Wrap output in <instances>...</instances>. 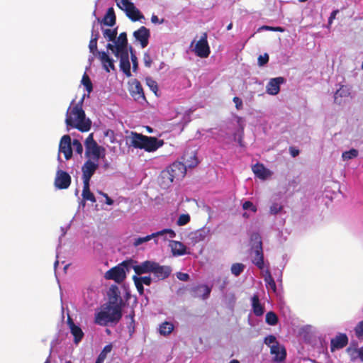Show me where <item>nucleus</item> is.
I'll use <instances>...</instances> for the list:
<instances>
[{
    "mask_svg": "<svg viewBox=\"0 0 363 363\" xmlns=\"http://www.w3.org/2000/svg\"><path fill=\"white\" fill-rule=\"evenodd\" d=\"M108 305L95 315V323L106 326L109 323H117L122 318V308L124 305L117 286H112L108 294Z\"/></svg>",
    "mask_w": 363,
    "mask_h": 363,
    "instance_id": "nucleus-1",
    "label": "nucleus"
},
{
    "mask_svg": "<svg viewBox=\"0 0 363 363\" xmlns=\"http://www.w3.org/2000/svg\"><path fill=\"white\" fill-rule=\"evenodd\" d=\"M83 100L84 98L72 108L69 107L66 114L65 123L67 126L77 128L81 132H87L91 128V122L86 118L85 112L82 109Z\"/></svg>",
    "mask_w": 363,
    "mask_h": 363,
    "instance_id": "nucleus-2",
    "label": "nucleus"
},
{
    "mask_svg": "<svg viewBox=\"0 0 363 363\" xmlns=\"http://www.w3.org/2000/svg\"><path fill=\"white\" fill-rule=\"evenodd\" d=\"M131 260H125L108 270L104 278L108 280H113L118 284L122 283L126 277V271H128Z\"/></svg>",
    "mask_w": 363,
    "mask_h": 363,
    "instance_id": "nucleus-3",
    "label": "nucleus"
},
{
    "mask_svg": "<svg viewBox=\"0 0 363 363\" xmlns=\"http://www.w3.org/2000/svg\"><path fill=\"white\" fill-rule=\"evenodd\" d=\"M251 240L253 242L252 248L254 250L255 253L252 262L259 269H263L264 267V262L262 238L259 233H254L251 236Z\"/></svg>",
    "mask_w": 363,
    "mask_h": 363,
    "instance_id": "nucleus-4",
    "label": "nucleus"
},
{
    "mask_svg": "<svg viewBox=\"0 0 363 363\" xmlns=\"http://www.w3.org/2000/svg\"><path fill=\"white\" fill-rule=\"evenodd\" d=\"M185 163L182 162H174L169 165L167 169L174 178L184 177L186 172V167H194L198 164V161L195 156L192 157V161L186 160L185 156L183 157Z\"/></svg>",
    "mask_w": 363,
    "mask_h": 363,
    "instance_id": "nucleus-5",
    "label": "nucleus"
},
{
    "mask_svg": "<svg viewBox=\"0 0 363 363\" xmlns=\"http://www.w3.org/2000/svg\"><path fill=\"white\" fill-rule=\"evenodd\" d=\"M85 155L89 157L90 155L93 156V160L98 162L100 157H105V148L99 146L94 140L93 133L89 135L85 140Z\"/></svg>",
    "mask_w": 363,
    "mask_h": 363,
    "instance_id": "nucleus-6",
    "label": "nucleus"
},
{
    "mask_svg": "<svg viewBox=\"0 0 363 363\" xmlns=\"http://www.w3.org/2000/svg\"><path fill=\"white\" fill-rule=\"evenodd\" d=\"M117 6L125 12L126 16L133 22L144 18V16L134 4L129 0H116Z\"/></svg>",
    "mask_w": 363,
    "mask_h": 363,
    "instance_id": "nucleus-7",
    "label": "nucleus"
},
{
    "mask_svg": "<svg viewBox=\"0 0 363 363\" xmlns=\"http://www.w3.org/2000/svg\"><path fill=\"white\" fill-rule=\"evenodd\" d=\"M194 51L198 57L201 58H206L209 56L211 50L208 43L206 32L202 34L200 40L196 43Z\"/></svg>",
    "mask_w": 363,
    "mask_h": 363,
    "instance_id": "nucleus-8",
    "label": "nucleus"
},
{
    "mask_svg": "<svg viewBox=\"0 0 363 363\" xmlns=\"http://www.w3.org/2000/svg\"><path fill=\"white\" fill-rule=\"evenodd\" d=\"M168 234L169 237L170 238H173L176 236L175 232L172 229H163L160 231H157L155 233H152L151 235H148L145 237H139L138 238H135L133 242V245L135 247H138L141 244L148 242L152 238H155L158 236H162L164 235Z\"/></svg>",
    "mask_w": 363,
    "mask_h": 363,
    "instance_id": "nucleus-9",
    "label": "nucleus"
},
{
    "mask_svg": "<svg viewBox=\"0 0 363 363\" xmlns=\"http://www.w3.org/2000/svg\"><path fill=\"white\" fill-rule=\"evenodd\" d=\"M99 167L97 162L91 160H86L82 167L83 182H90L91 177Z\"/></svg>",
    "mask_w": 363,
    "mask_h": 363,
    "instance_id": "nucleus-10",
    "label": "nucleus"
},
{
    "mask_svg": "<svg viewBox=\"0 0 363 363\" xmlns=\"http://www.w3.org/2000/svg\"><path fill=\"white\" fill-rule=\"evenodd\" d=\"M71 181V177L67 172L61 169L57 171L54 182L56 188L66 189L70 186Z\"/></svg>",
    "mask_w": 363,
    "mask_h": 363,
    "instance_id": "nucleus-11",
    "label": "nucleus"
},
{
    "mask_svg": "<svg viewBox=\"0 0 363 363\" xmlns=\"http://www.w3.org/2000/svg\"><path fill=\"white\" fill-rule=\"evenodd\" d=\"M349 339L345 333H339L330 340V351L334 352L336 350H341L348 344Z\"/></svg>",
    "mask_w": 363,
    "mask_h": 363,
    "instance_id": "nucleus-12",
    "label": "nucleus"
},
{
    "mask_svg": "<svg viewBox=\"0 0 363 363\" xmlns=\"http://www.w3.org/2000/svg\"><path fill=\"white\" fill-rule=\"evenodd\" d=\"M59 151L62 152L65 158L67 160L72 156V143L69 135H65L62 137L60 145Z\"/></svg>",
    "mask_w": 363,
    "mask_h": 363,
    "instance_id": "nucleus-13",
    "label": "nucleus"
},
{
    "mask_svg": "<svg viewBox=\"0 0 363 363\" xmlns=\"http://www.w3.org/2000/svg\"><path fill=\"white\" fill-rule=\"evenodd\" d=\"M67 323L70 330V333L74 337V344L78 345L84 337V332L79 326L75 325L72 318L69 315L67 317Z\"/></svg>",
    "mask_w": 363,
    "mask_h": 363,
    "instance_id": "nucleus-14",
    "label": "nucleus"
},
{
    "mask_svg": "<svg viewBox=\"0 0 363 363\" xmlns=\"http://www.w3.org/2000/svg\"><path fill=\"white\" fill-rule=\"evenodd\" d=\"M133 36L138 42H140L141 47L144 48L148 45L150 32L146 27L141 26L139 29L134 31Z\"/></svg>",
    "mask_w": 363,
    "mask_h": 363,
    "instance_id": "nucleus-15",
    "label": "nucleus"
},
{
    "mask_svg": "<svg viewBox=\"0 0 363 363\" xmlns=\"http://www.w3.org/2000/svg\"><path fill=\"white\" fill-rule=\"evenodd\" d=\"M164 145L162 140H159L155 137L146 136L143 150L146 152H154Z\"/></svg>",
    "mask_w": 363,
    "mask_h": 363,
    "instance_id": "nucleus-16",
    "label": "nucleus"
},
{
    "mask_svg": "<svg viewBox=\"0 0 363 363\" xmlns=\"http://www.w3.org/2000/svg\"><path fill=\"white\" fill-rule=\"evenodd\" d=\"M172 272V269L169 266H161L159 263L156 262L154 266L152 273L158 280H164L169 277Z\"/></svg>",
    "mask_w": 363,
    "mask_h": 363,
    "instance_id": "nucleus-17",
    "label": "nucleus"
},
{
    "mask_svg": "<svg viewBox=\"0 0 363 363\" xmlns=\"http://www.w3.org/2000/svg\"><path fill=\"white\" fill-rule=\"evenodd\" d=\"M284 82V78L281 77L272 78L267 85V92L271 95H277L280 91V84Z\"/></svg>",
    "mask_w": 363,
    "mask_h": 363,
    "instance_id": "nucleus-18",
    "label": "nucleus"
},
{
    "mask_svg": "<svg viewBox=\"0 0 363 363\" xmlns=\"http://www.w3.org/2000/svg\"><path fill=\"white\" fill-rule=\"evenodd\" d=\"M155 265V262L147 260L140 264L133 266V268L136 274L141 275L145 273H152L153 267Z\"/></svg>",
    "mask_w": 363,
    "mask_h": 363,
    "instance_id": "nucleus-19",
    "label": "nucleus"
},
{
    "mask_svg": "<svg viewBox=\"0 0 363 363\" xmlns=\"http://www.w3.org/2000/svg\"><path fill=\"white\" fill-rule=\"evenodd\" d=\"M211 292V288L206 284L198 285L192 289L194 298H201L203 300L209 297Z\"/></svg>",
    "mask_w": 363,
    "mask_h": 363,
    "instance_id": "nucleus-20",
    "label": "nucleus"
},
{
    "mask_svg": "<svg viewBox=\"0 0 363 363\" xmlns=\"http://www.w3.org/2000/svg\"><path fill=\"white\" fill-rule=\"evenodd\" d=\"M117 57L120 58L121 69L128 77H130L131 76V72L128 52H122L118 56H117Z\"/></svg>",
    "mask_w": 363,
    "mask_h": 363,
    "instance_id": "nucleus-21",
    "label": "nucleus"
},
{
    "mask_svg": "<svg viewBox=\"0 0 363 363\" xmlns=\"http://www.w3.org/2000/svg\"><path fill=\"white\" fill-rule=\"evenodd\" d=\"M147 135L136 132L130 133V145L135 148L143 149Z\"/></svg>",
    "mask_w": 363,
    "mask_h": 363,
    "instance_id": "nucleus-22",
    "label": "nucleus"
},
{
    "mask_svg": "<svg viewBox=\"0 0 363 363\" xmlns=\"http://www.w3.org/2000/svg\"><path fill=\"white\" fill-rule=\"evenodd\" d=\"M95 22L92 26L91 35V39L89 44V48L90 52H91L94 55H96L99 57V52H102L103 51H99L97 50V41L99 38V34L98 30H94Z\"/></svg>",
    "mask_w": 363,
    "mask_h": 363,
    "instance_id": "nucleus-23",
    "label": "nucleus"
},
{
    "mask_svg": "<svg viewBox=\"0 0 363 363\" xmlns=\"http://www.w3.org/2000/svg\"><path fill=\"white\" fill-rule=\"evenodd\" d=\"M272 354H275L274 361L281 362L286 359V352L284 347L279 344L272 345L270 348Z\"/></svg>",
    "mask_w": 363,
    "mask_h": 363,
    "instance_id": "nucleus-24",
    "label": "nucleus"
},
{
    "mask_svg": "<svg viewBox=\"0 0 363 363\" xmlns=\"http://www.w3.org/2000/svg\"><path fill=\"white\" fill-rule=\"evenodd\" d=\"M130 94L135 100H145V94L143 91V86L140 82L138 80H135L132 84Z\"/></svg>",
    "mask_w": 363,
    "mask_h": 363,
    "instance_id": "nucleus-25",
    "label": "nucleus"
},
{
    "mask_svg": "<svg viewBox=\"0 0 363 363\" xmlns=\"http://www.w3.org/2000/svg\"><path fill=\"white\" fill-rule=\"evenodd\" d=\"M99 59L101 62L104 69L109 72L110 69L115 70L114 61L105 52H99Z\"/></svg>",
    "mask_w": 363,
    "mask_h": 363,
    "instance_id": "nucleus-26",
    "label": "nucleus"
},
{
    "mask_svg": "<svg viewBox=\"0 0 363 363\" xmlns=\"http://www.w3.org/2000/svg\"><path fill=\"white\" fill-rule=\"evenodd\" d=\"M174 179V175H172L167 168L160 173V184L162 188L166 189L171 185Z\"/></svg>",
    "mask_w": 363,
    "mask_h": 363,
    "instance_id": "nucleus-27",
    "label": "nucleus"
},
{
    "mask_svg": "<svg viewBox=\"0 0 363 363\" xmlns=\"http://www.w3.org/2000/svg\"><path fill=\"white\" fill-rule=\"evenodd\" d=\"M97 21L105 26H113L116 24V17L113 7L108 9L102 20L97 18Z\"/></svg>",
    "mask_w": 363,
    "mask_h": 363,
    "instance_id": "nucleus-28",
    "label": "nucleus"
},
{
    "mask_svg": "<svg viewBox=\"0 0 363 363\" xmlns=\"http://www.w3.org/2000/svg\"><path fill=\"white\" fill-rule=\"evenodd\" d=\"M207 235V232L204 228H200L194 232H191L189 235V238L191 241V243L193 245H195L196 244L202 242L205 240Z\"/></svg>",
    "mask_w": 363,
    "mask_h": 363,
    "instance_id": "nucleus-29",
    "label": "nucleus"
},
{
    "mask_svg": "<svg viewBox=\"0 0 363 363\" xmlns=\"http://www.w3.org/2000/svg\"><path fill=\"white\" fill-rule=\"evenodd\" d=\"M169 246L174 256L184 255L186 252V246L179 241L172 240L169 242Z\"/></svg>",
    "mask_w": 363,
    "mask_h": 363,
    "instance_id": "nucleus-30",
    "label": "nucleus"
},
{
    "mask_svg": "<svg viewBox=\"0 0 363 363\" xmlns=\"http://www.w3.org/2000/svg\"><path fill=\"white\" fill-rule=\"evenodd\" d=\"M252 311L256 316H261L264 313V308L260 303L259 296L257 294H255L252 298Z\"/></svg>",
    "mask_w": 363,
    "mask_h": 363,
    "instance_id": "nucleus-31",
    "label": "nucleus"
},
{
    "mask_svg": "<svg viewBox=\"0 0 363 363\" xmlns=\"http://www.w3.org/2000/svg\"><path fill=\"white\" fill-rule=\"evenodd\" d=\"M114 42L117 44L122 52H127L130 50L128 46L127 33L125 32L120 33L119 36Z\"/></svg>",
    "mask_w": 363,
    "mask_h": 363,
    "instance_id": "nucleus-32",
    "label": "nucleus"
},
{
    "mask_svg": "<svg viewBox=\"0 0 363 363\" xmlns=\"http://www.w3.org/2000/svg\"><path fill=\"white\" fill-rule=\"evenodd\" d=\"M252 169L255 176L262 179H265L269 174V170L265 168L264 164L260 163L255 164L252 166Z\"/></svg>",
    "mask_w": 363,
    "mask_h": 363,
    "instance_id": "nucleus-33",
    "label": "nucleus"
},
{
    "mask_svg": "<svg viewBox=\"0 0 363 363\" xmlns=\"http://www.w3.org/2000/svg\"><path fill=\"white\" fill-rule=\"evenodd\" d=\"M349 89L347 87L342 86L336 91L334 94V101L339 105L342 104V98L348 97L350 95Z\"/></svg>",
    "mask_w": 363,
    "mask_h": 363,
    "instance_id": "nucleus-34",
    "label": "nucleus"
},
{
    "mask_svg": "<svg viewBox=\"0 0 363 363\" xmlns=\"http://www.w3.org/2000/svg\"><path fill=\"white\" fill-rule=\"evenodd\" d=\"M82 198L84 200L90 201L92 203L96 202V198L92 192L90 191L89 183L83 182Z\"/></svg>",
    "mask_w": 363,
    "mask_h": 363,
    "instance_id": "nucleus-35",
    "label": "nucleus"
},
{
    "mask_svg": "<svg viewBox=\"0 0 363 363\" xmlns=\"http://www.w3.org/2000/svg\"><path fill=\"white\" fill-rule=\"evenodd\" d=\"M264 281L266 288L267 290L271 289L273 292H276L277 291V285L276 283L269 270H267L265 272L264 274Z\"/></svg>",
    "mask_w": 363,
    "mask_h": 363,
    "instance_id": "nucleus-36",
    "label": "nucleus"
},
{
    "mask_svg": "<svg viewBox=\"0 0 363 363\" xmlns=\"http://www.w3.org/2000/svg\"><path fill=\"white\" fill-rule=\"evenodd\" d=\"M113 346L111 344L106 345L99 354L95 363H104L107 354L111 352Z\"/></svg>",
    "mask_w": 363,
    "mask_h": 363,
    "instance_id": "nucleus-37",
    "label": "nucleus"
},
{
    "mask_svg": "<svg viewBox=\"0 0 363 363\" xmlns=\"http://www.w3.org/2000/svg\"><path fill=\"white\" fill-rule=\"evenodd\" d=\"M174 330V325L169 322H164L160 326V333L162 335H169Z\"/></svg>",
    "mask_w": 363,
    "mask_h": 363,
    "instance_id": "nucleus-38",
    "label": "nucleus"
},
{
    "mask_svg": "<svg viewBox=\"0 0 363 363\" xmlns=\"http://www.w3.org/2000/svg\"><path fill=\"white\" fill-rule=\"evenodd\" d=\"M117 33V28H107L103 30L104 37L109 41H115L116 39Z\"/></svg>",
    "mask_w": 363,
    "mask_h": 363,
    "instance_id": "nucleus-39",
    "label": "nucleus"
},
{
    "mask_svg": "<svg viewBox=\"0 0 363 363\" xmlns=\"http://www.w3.org/2000/svg\"><path fill=\"white\" fill-rule=\"evenodd\" d=\"M359 348L357 347V344H355L354 346L351 345L346 350V352L350 357L352 360H355L359 358Z\"/></svg>",
    "mask_w": 363,
    "mask_h": 363,
    "instance_id": "nucleus-40",
    "label": "nucleus"
},
{
    "mask_svg": "<svg viewBox=\"0 0 363 363\" xmlns=\"http://www.w3.org/2000/svg\"><path fill=\"white\" fill-rule=\"evenodd\" d=\"M265 321L269 325H275L278 323V317L275 313L269 311L266 314Z\"/></svg>",
    "mask_w": 363,
    "mask_h": 363,
    "instance_id": "nucleus-41",
    "label": "nucleus"
},
{
    "mask_svg": "<svg viewBox=\"0 0 363 363\" xmlns=\"http://www.w3.org/2000/svg\"><path fill=\"white\" fill-rule=\"evenodd\" d=\"M82 84L85 86L88 93H91L93 90V85L91 79L86 73H84L82 76Z\"/></svg>",
    "mask_w": 363,
    "mask_h": 363,
    "instance_id": "nucleus-42",
    "label": "nucleus"
},
{
    "mask_svg": "<svg viewBox=\"0 0 363 363\" xmlns=\"http://www.w3.org/2000/svg\"><path fill=\"white\" fill-rule=\"evenodd\" d=\"M245 269V265L242 263H234L232 264L230 270L233 274L238 277L239 276Z\"/></svg>",
    "mask_w": 363,
    "mask_h": 363,
    "instance_id": "nucleus-43",
    "label": "nucleus"
},
{
    "mask_svg": "<svg viewBox=\"0 0 363 363\" xmlns=\"http://www.w3.org/2000/svg\"><path fill=\"white\" fill-rule=\"evenodd\" d=\"M358 151L356 149H351L349 151H345L342 153V157L344 160H348L357 157Z\"/></svg>",
    "mask_w": 363,
    "mask_h": 363,
    "instance_id": "nucleus-44",
    "label": "nucleus"
},
{
    "mask_svg": "<svg viewBox=\"0 0 363 363\" xmlns=\"http://www.w3.org/2000/svg\"><path fill=\"white\" fill-rule=\"evenodd\" d=\"M135 311L133 309L131 310L130 314L128 315H126V318L129 319V323L128 324V328L129 329L130 332H133L135 328Z\"/></svg>",
    "mask_w": 363,
    "mask_h": 363,
    "instance_id": "nucleus-45",
    "label": "nucleus"
},
{
    "mask_svg": "<svg viewBox=\"0 0 363 363\" xmlns=\"http://www.w3.org/2000/svg\"><path fill=\"white\" fill-rule=\"evenodd\" d=\"M146 84L150 87V90L157 95V92L158 91L157 83L151 77H147Z\"/></svg>",
    "mask_w": 363,
    "mask_h": 363,
    "instance_id": "nucleus-46",
    "label": "nucleus"
},
{
    "mask_svg": "<svg viewBox=\"0 0 363 363\" xmlns=\"http://www.w3.org/2000/svg\"><path fill=\"white\" fill-rule=\"evenodd\" d=\"M190 221V216L189 214H182L179 216L177 224L179 226L186 225Z\"/></svg>",
    "mask_w": 363,
    "mask_h": 363,
    "instance_id": "nucleus-47",
    "label": "nucleus"
},
{
    "mask_svg": "<svg viewBox=\"0 0 363 363\" xmlns=\"http://www.w3.org/2000/svg\"><path fill=\"white\" fill-rule=\"evenodd\" d=\"M356 337L359 339H363V320L360 321L354 328Z\"/></svg>",
    "mask_w": 363,
    "mask_h": 363,
    "instance_id": "nucleus-48",
    "label": "nucleus"
},
{
    "mask_svg": "<svg viewBox=\"0 0 363 363\" xmlns=\"http://www.w3.org/2000/svg\"><path fill=\"white\" fill-rule=\"evenodd\" d=\"M129 51L130 52V57L133 63V70L135 72L138 67V58L135 53H133V50L132 46H129Z\"/></svg>",
    "mask_w": 363,
    "mask_h": 363,
    "instance_id": "nucleus-49",
    "label": "nucleus"
},
{
    "mask_svg": "<svg viewBox=\"0 0 363 363\" xmlns=\"http://www.w3.org/2000/svg\"><path fill=\"white\" fill-rule=\"evenodd\" d=\"M72 147L77 154L81 155L83 152V147L80 141L77 139H74L72 141Z\"/></svg>",
    "mask_w": 363,
    "mask_h": 363,
    "instance_id": "nucleus-50",
    "label": "nucleus"
},
{
    "mask_svg": "<svg viewBox=\"0 0 363 363\" xmlns=\"http://www.w3.org/2000/svg\"><path fill=\"white\" fill-rule=\"evenodd\" d=\"M264 343L271 347L272 345L279 344L274 335H269L264 338Z\"/></svg>",
    "mask_w": 363,
    "mask_h": 363,
    "instance_id": "nucleus-51",
    "label": "nucleus"
},
{
    "mask_svg": "<svg viewBox=\"0 0 363 363\" xmlns=\"http://www.w3.org/2000/svg\"><path fill=\"white\" fill-rule=\"evenodd\" d=\"M106 48L111 50L112 52L115 55L116 57L118 56L120 54L122 53L121 50H120V48H118L117 44L116 43L115 45H112L111 43H108L107 45H106Z\"/></svg>",
    "mask_w": 363,
    "mask_h": 363,
    "instance_id": "nucleus-52",
    "label": "nucleus"
},
{
    "mask_svg": "<svg viewBox=\"0 0 363 363\" xmlns=\"http://www.w3.org/2000/svg\"><path fill=\"white\" fill-rule=\"evenodd\" d=\"M283 208V206L279 203H272V205L270 206V213L272 214V215H276L278 213H279Z\"/></svg>",
    "mask_w": 363,
    "mask_h": 363,
    "instance_id": "nucleus-53",
    "label": "nucleus"
},
{
    "mask_svg": "<svg viewBox=\"0 0 363 363\" xmlns=\"http://www.w3.org/2000/svg\"><path fill=\"white\" fill-rule=\"evenodd\" d=\"M133 279L134 281V284L135 285V287L138 291V293L140 294V295H143L144 294V287H143V284L140 281H138L137 279H136V275H134L133 277Z\"/></svg>",
    "mask_w": 363,
    "mask_h": 363,
    "instance_id": "nucleus-54",
    "label": "nucleus"
},
{
    "mask_svg": "<svg viewBox=\"0 0 363 363\" xmlns=\"http://www.w3.org/2000/svg\"><path fill=\"white\" fill-rule=\"evenodd\" d=\"M242 208L244 210H251L252 212H257V207L250 201H246L242 204Z\"/></svg>",
    "mask_w": 363,
    "mask_h": 363,
    "instance_id": "nucleus-55",
    "label": "nucleus"
},
{
    "mask_svg": "<svg viewBox=\"0 0 363 363\" xmlns=\"http://www.w3.org/2000/svg\"><path fill=\"white\" fill-rule=\"evenodd\" d=\"M269 62V55L267 53H264L263 55L258 57V65L262 67L265 65Z\"/></svg>",
    "mask_w": 363,
    "mask_h": 363,
    "instance_id": "nucleus-56",
    "label": "nucleus"
},
{
    "mask_svg": "<svg viewBox=\"0 0 363 363\" xmlns=\"http://www.w3.org/2000/svg\"><path fill=\"white\" fill-rule=\"evenodd\" d=\"M136 279L140 281L143 284H145L147 286H150L152 283V279L150 276H145V277H137Z\"/></svg>",
    "mask_w": 363,
    "mask_h": 363,
    "instance_id": "nucleus-57",
    "label": "nucleus"
},
{
    "mask_svg": "<svg viewBox=\"0 0 363 363\" xmlns=\"http://www.w3.org/2000/svg\"><path fill=\"white\" fill-rule=\"evenodd\" d=\"M143 62H144V65L145 67H151L152 60V58H151L150 55H149V53H147V52L144 53Z\"/></svg>",
    "mask_w": 363,
    "mask_h": 363,
    "instance_id": "nucleus-58",
    "label": "nucleus"
},
{
    "mask_svg": "<svg viewBox=\"0 0 363 363\" xmlns=\"http://www.w3.org/2000/svg\"><path fill=\"white\" fill-rule=\"evenodd\" d=\"M262 28L266 30H271V31H278V32H284V28L282 27H279V26L272 27V26H264L262 27Z\"/></svg>",
    "mask_w": 363,
    "mask_h": 363,
    "instance_id": "nucleus-59",
    "label": "nucleus"
},
{
    "mask_svg": "<svg viewBox=\"0 0 363 363\" xmlns=\"http://www.w3.org/2000/svg\"><path fill=\"white\" fill-rule=\"evenodd\" d=\"M233 102L235 103V108L238 109V110H240L242 108V101L241 100V99H240L239 97L238 96H235L233 99Z\"/></svg>",
    "mask_w": 363,
    "mask_h": 363,
    "instance_id": "nucleus-60",
    "label": "nucleus"
},
{
    "mask_svg": "<svg viewBox=\"0 0 363 363\" xmlns=\"http://www.w3.org/2000/svg\"><path fill=\"white\" fill-rule=\"evenodd\" d=\"M99 193L102 195L106 199V203L108 205H112L113 203V200L111 199L107 194L104 193L102 191H99Z\"/></svg>",
    "mask_w": 363,
    "mask_h": 363,
    "instance_id": "nucleus-61",
    "label": "nucleus"
},
{
    "mask_svg": "<svg viewBox=\"0 0 363 363\" xmlns=\"http://www.w3.org/2000/svg\"><path fill=\"white\" fill-rule=\"evenodd\" d=\"M177 278L182 281H187L189 279V276L186 273L179 272L177 274Z\"/></svg>",
    "mask_w": 363,
    "mask_h": 363,
    "instance_id": "nucleus-62",
    "label": "nucleus"
},
{
    "mask_svg": "<svg viewBox=\"0 0 363 363\" xmlns=\"http://www.w3.org/2000/svg\"><path fill=\"white\" fill-rule=\"evenodd\" d=\"M339 13V10H334L331 13L328 18L329 24H331L333 21L336 18V15Z\"/></svg>",
    "mask_w": 363,
    "mask_h": 363,
    "instance_id": "nucleus-63",
    "label": "nucleus"
},
{
    "mask_svg": "<svg viewBox=\"0 0 363 363\" xmlns=\"http://www.w3.org/2000/svg\"><path fill=\"white\" fill-rule=\"evenodd\" d=\"M289 152H290L291 155L293 157L298 156L299 154V150L294 147H289Z\"/></svg>",
    "mask_w": 363,
    "mask_h": 363,
    "instance_id": "nucleus-64",
    "label": "nucleus"
}]
</instances>
